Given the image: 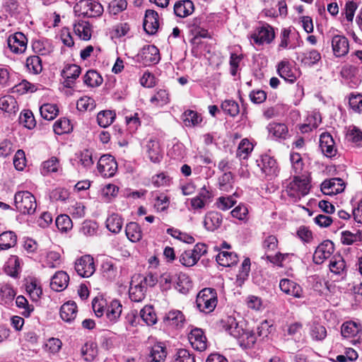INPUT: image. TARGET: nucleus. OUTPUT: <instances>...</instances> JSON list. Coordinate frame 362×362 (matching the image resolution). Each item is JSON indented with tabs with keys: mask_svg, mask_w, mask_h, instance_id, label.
I'll return each instance as SVG.
<instances>
[{
	"mask_svg": "<svg viewBox=\"0 0 362 362\" xmlns=\"http://www.w3.org/2000/svg\"><path fill=\"white\" fill-rule=\"evenodd\" d=\"M310 191V182L307 177L295 176L286 187V194L296 202L305 197Z\"/></svg>",
	"mask_w": 362,
	"mask_h": 362,
	"instance_id": "obj_1",
	"label": "nucleus"
},
{
	"mask_svg": "<svg viewBox=\"0 0 362 362\" xmlns=\"http://www.w3.org/2000/svg\"><path fill=\"white\" fill-rule=\"evenodd\" d=\"M14 206L23 214H33L37 208L35 196L28 191H18L14 195Z\"/></svg>",
	"mask_w": 362,
	"mask_h": 362,
	"instance_id": "obj_2",
	"label": "nucleus"
},
{
	"mask_svg": "<svg viewBox=\"0 0 362 362\" xmlns=\"http://www.w3.org/2000/svg\"><path fill=\"white\" fill-rule=\"evenodd\" d=\"M217 293L215 289L205 288L199 292L196 303L198 309L204 313H210L217 305Z\"/></svg>",
	"mask_w": 362,
	"mask_h": 362,
	"instance_id": "obj_3",
	"label": "nucleus"
},
{
	"mask_svg": "<svg viewBox=\"0 0 362 362\" xmlns=\"http://www.w3.org/2000/svg\"><path fill=\"white\" fill-rule=\"evenodd\" d=\"M76 11L84 17L95 18L103 13V6L95 0H81L76 5Z\"/></svg>",
	"mask_w": 362,
	"mask_h": 362,
	"instance_id": "obj_4",
	"label": "nucleus"
},
{
	"mask_svg": "<svg viewBox=\"0 0 362 362\" xmlns=\"http://www.w3.org/2000/svg\"><path fill=\"white\" fill-rule=\"evenodd\" d=\"M74 269L77 274L83 278L91 276L95 271L93 257L86 255L76 259L74 264Z\"/></svg>",
	"mask_w": 362,
	"mask_h": 362,
	"instance_id": "obj_5",
	"label": "nucleus"
},
{
	"mask_svg": "<svg viewBox=\"0 0 362 362\" xmlns=\"http://www.w3.org/2000/svg\"><path fill=\"white\" fill-rule=\"evenodd\" d=\"M98 169L103 177H110L115 175L117 170V163L113 156L103 155L98 162Z\"/></svg>",
	"mask_w": 362,
	"mask_h": 362,
	"instance_id": "obj_6",
	"label": "nucleus"
},
{
	"mask_svg": "<svg viewBox=\"0 0 362 362\" xmlns=\"http://www.w3.org/2000/svg\"><path fill=\"white\" fill-rule=\"evenodd\" d=\"M334 243L329 240L320 243L315 250L313 259L316 264H320L328 259L334 252Z\"/></svg>",
	"mask_w": 362,
	"mask_h": 362,
	"instance_id": "obj_7",
	"label": "nucleus"
},
{
	"mask_svg": "<svg viewBox=\"0 0 362 362\" xmlns=\"http://www.w3.org/2000/svg\"><path fill=\"white\" fill-rule=\"evenodd\" d=\"M274 30L273 28L268 24L258 28L257 31L251 36L254 42L259 45L264 43L269 44L274 39Z\"/></svg>",
	"mask_w": 362,
	"mask_h": 362,
	"instance_id": "obj_8",
	"label": "nucleus"
},
{
	"mask_svg": "<svg viewBox=\"0 0 362 362\" xmlns=\"http://www.w3.org/2000/svg\"><path fill=\"white\" fill-rule=\"evenodd\" d=\"M278 74L286 81L293 83L299 76L297 69L288 60H282L277 65Z\"/></svg>",
	"mask_w": 362,
	"mask_h": 362,
	"instance_id": "obj_9",
	"label": "nucleus"
},
{
	"mask_svg": "<svg viewBox=\"0 0 362 362\" xmlns=\"http://www.w3.org/2000/svg\"><path fill=\"white\" fill-rule=\"evenodd\" d=\"M345 189L344 180L339 177L325 180L321 184V191L326 195H335L342 192Z\"/></svg>",
	"mask_w": 362,
	"mask_h": 362,
	"instance_id": "obj_10",
	"label": "nucleus"
},
{
	"mask_svg": "<svg viewBox=\"0 0 362 362\" xmlns=\"http://www.w3.org/2000/svg\"><path fill=\"white\" fill-rule=\"evenodd\" d=\"M257 165L266 176H275L278 173V165L276 160L269 155H263L257 160Z\"/></svg>",
	"mask_w": 362,
	"mask_h": 362,
	"instance_id": "obj_11",
	"label": "nucleus"
},
{
	"mask_svg": "<svg viewBox=\"0 0 362 362\" xmlns=\"http://www.w3.org/2000/svg\"><path fill=\"white\" fill-rule=\"evenodd\" d=\"M320 147L325 156L332 158L336 156L337 149L332 135L328 132H324L320 137Z\"/></svg>",
	"mask_w": 362,
	"mask_h": 362,
	"instance_id": "obj_12",
	"label": "nucleus"
},
{
	"mask_svg": "<svg viewBox=\"0 0 362 362\" xmlns=\"http://www.w3.org/2000/svg\"><path fill=\"white\" fill-rule=\"evenodd\" d=\"M8 46L16 54L23 53L27 47V38L22 33H16L8 38Z\"/></svg>",
	"mask_w": 362,
	"mask_h": 362,
	"instance_id": "obj_13",
	"label": "nucleus"
},
{
	"mask_svg": "<svg viewBox=\"0 0 362 362\" xmlns=\"http://www.w3.org/2000/svg\"><path fill=\"white\" fill-rule=\"evenodd\" d=\"M81 71V67L76 64L65 65L61 72V75L64 79V86L71 88L75 80L79 76Z\"/></svg>",
	"mask_w": 362,
	"mask_h": 362,
	"instance_id": "obj_14",
	"label": "nucleus"
},
{
	"mask_svg": "<svg viewBox=\"0 0 362 362\" xmlns=\"http://www.w3.org/2000/svg\"><path fill=\"white\" fill-rule=\"evenodd\" d=\"M189 341L192 346L199 351H203L207 347L206 338L201 329H192L189 334Z\"/></svg>",
	"mask_w": 362,
	"mask_h": 362,
	"instance_id": "obj_15",
	"label": "nucleus"
},
{
	"mask_svg": "<svg viewBox=\"0 0 362 362\" xmlns=\"http://www.w3.org/2000/svg\"><path fill=\"white\" fill-rule=\"evenodd\" d=\"M332 47L335 57L345 56L349 52V49L348 39L343 35H334L332 39Z\"/></svg>",
	"mask_w": 362,
	"mask_h": 362,
	"instance_id": "obj_16",
	"label": "nucleus"
},
{
	"mask_svg": "<svg viewBox=\"0 0 362 362\" xmlns=\"http://www.w3.org/2000/svg\"><path fill=\"white\" fill-rule=\"evenodd\" d=\"M267 129L269 133V136L272 139L285 140L288 136V127L284 123L271 122L267 125Z\"/></svg>",
	"mask_w": 362,
	"mask_h": 362,
	"instance_id": "obj_17",
	"label": "nucleus"
},
{
	"mask_svg": "<svg viewBox=\"0 0 362 362\" xmlns=\"http://www.w3.org/2000/svg\"><path fill=\"white\" fill-rule=\"evenodd\" d=\"M213 197L212 192L208 190L205 186L201 188L198 194L190 200L192 208L194 210L204 208Z\"/></svg>",
	"mask_w": 362,
	"mask_h": 362,
	"instance_id": "obj_18",
	"label": "nucleus"
},
{
	"mask_svg": "<svg viewBox=\"0 0 362 362\" xmlns=\"http://www.w3.org/2000/svg\"><path fill=\"white\" fill-rule=\"evenodd\" d=\"M143 26L144 30L148 34H155L159 27L158 13L153 10H147L146 11Z\"/></svg>",
	"mask_w": 362,
	"mask_h": 362,
	"instance_id": "obj_19",
	"label": "nucleus"
},
{
	"mask_svg": "<svg viewBox=\"0 0 362 362\" xmlns=\"http://www.w3.org/2000/svg\"><path fill=\"white\" fill-rule=\"evenodd\" d=\"M146 292L145 286L133 277L129 289V296L131 300L136 303L141 302L145 298Z\"/></svg>",
	"mask_w": 362,
	"mask_h": 362,
	"instance_id": "obj_20",
	"label": "nucleus"
},
{
	"mask_svg": "<svg viewBox=\"0 0 362 362\" xmlns=\"http://www.w3.org/2000/svg\"><path fill=\"white\" fill-rule=\"evenodd\" d=\"M279 287L281 290L287 295L298 298L303 297V289L301 286L290 279H281L279 283Z\"/></svg>",
	"mask_w": 362,
	"mask_h": 362,
	"instance_id": "obj_21",
	"label": "nucleus"
},
{
	"mask_svg": "<svg viewBox=\"0 0 362 362\" xmlns=\"http://www.w3.org/2000/svg\"><path fill=\"white\" fill-rule=\"evenodd\" d=\"M194 11V6L191 0H180L173 6L174 14L177 17L186 18Z\"/></svg>",
	"mask_w": 362,
	"mask_h": 362,
	"instance_id": "obj_22",
	"label": "nucleus"
},
{
	"mask_svg": "<svg viewBox=\"0 0 362 362\" xmlns=\"http://www.w3.org/2000/svg\"><path fill=\"white\" fill-rule=\"evenodd\" d=\"M329 268L332 274L339 276L341 279L346 275V264L343 257L340 255L333 256L331 258Z\"/></svg>",
	"mask_w": 362,
	"mask_h": 362,
	"instance_id": "obj_23",
	"label": "nucleus"
},
{
	"mask_svg": "<svg viewBox=\"0 0 362 362\" xmlns=\"http://www.w3.org/2000/svg\"><path fill=\"white\" fill-rule=\"evenodd\" d=\"M77 313V305L74 301L64 303L60 308V317L66 322H72L76 319Z\"/></svg>",
	"mask_w": 362,
	"mask_h": 362,
	"instance_id": "obj_24",
	"label": "nucleus"
},
{
	"mask_svg": "<svg viewBox=\"0 0 362 362\" xmlns=\"http://www.w3.org/2000/svg\"><path fill=\"white\" fill-rule=\"evenodd\" d=\"M69 281V275L65 272L59 271L52 276L50 286L55 291H62L67 287Z\"/></svg>",
	"mask_w": 362,
	"mask_h": 362,
	"instance_id": "obj_25",
	"label": "nucleus"
},
{
	"mask_svg": "<svg viewBox=\"0 0 362 362\" xmlns=\"http://www.w3.org/2000/svg\"><path fill=\"white\" fill-rule=\"evenodd\" d=\"M140 54L145 64H156L160 60L159 50L154 45L144 47Z\"/></svg>",
	"mask_w": 362,
	"mask_h": 362,
	"instance_id": "obj_26",
	"label": "nucleus"
},
{
	"mask_svg": "<svg viewBox=\"0 0 362 362\" xmlns=\"http://www.w3.org/2000/svg\"><path fill=\"white\" fill-rule=\"evenodd\" d=\"M222 223V216L216 211L206 213L204 219V226L207 230L214 231Z\"/></svg>",
	"mask_w": 362,
	"mask_h": 362,
	"instance_id": "obj_27",
	"label": "nucleus"
},
{
	"mask_svg": "<svg viewBox=\"0 0 362 362\" xmlns=\"http://www.w3.org/2000/svg\"><path fill=\"white\" fill-rule=\"evenodd\" d=\"M185 321L183 313L178 310H172L166 313L164 317V322L169 326L181 327Z\"/></svg>",
	"mask_w": 362,
	"mask_h": 362,
	"instance_id": "obj_28",
	"label": "nucleus"
},
{
	"mask_svg": "<svg viewBox=\"0 0 362 362\" xmlns=\"http://www.w3.org/2000/svg\"><path fill=\"white\" fill-rule=\"evenodd\" d=\"M146 153L153 163H159L162 155L159 143L157 140L151 139L146 145Z\"/></svg>",
	"mask_w": 362,
	"mask_h": 362,
	"instance_id": "obj_29",
	"label": "nucleus"
},
{
	"mask_svg": "<svg viewBox=\"0 0 362 362\" xmlns=\"http://www.w3.org/2000/svg\"><path fill=\"white\" fill-rule=\"evenodd\" d=\"M223 327L225 330L234 338L237 339L238 341L245 331L238 325L235 319L230 316L227 317Z\"/></svg>",
	"mask_w": 362,
	"mask_h": 362,
	"instance_id": "obj_30",
	"label": "nucleus"
},
{
	"mask_svg": "<svg viewBox=\"0 0 362 362\" xmlns=\"http://www.w3.org/2000/svg\"><path fill=\"white\" fill-rule=\"evenodd\" d=\"M216 260L223 267H231L238 262V257L233 252L221 251L217 255Z\"/></svg>",
	"mask_w": 362,
	"mask_h": 362,
	"instance_id": "obj_31",
	"label": "nucleus"
},
{
	"mask_svg": "<svg viewBox=\"0 0 362 362\" xmlns=\"http://www.w3.org/2000/svg\"><path fill=\"white\" fill-rule=\"evenodd\" d=\"M59 170H62L61 164L59 160L55 156H52L44 161L40 168L41 173L43 175H47L52 173H57Z\"/></svg>",
	"mask_w": 362,
	"mask_h": 362,
	"instance_id": "obj_32",
	"label": "nucleus"
},
{
	"mask_svg": "<svg viewBox=\"0 0 362 362\" xmlns=\"http://www.w3.org/2000/svg\"><path fill=\"white\" fill-rule=\"evenodd\" d=\"M122 306L117 300H113L105 310L107 318L112 322H115L121 315Z\"/></svg>",
	"mask_w": 362,
	"mask_h": 362,
	"instance_id": "obj_33",
	"label": "nucleus"
},
{
	"mask_svg": "<svg viewBox=\"0 0 362 362\" xmlns=\"http://www.w3.org/2000/svg\"><path fill=\"white\" fill-rule=\"evenodd\" d=\"M17 242V236L13 231H5L0 234V251L14 247Z\"/></svg>",
	"mask_w": 362,
	"mask_h": 362,
	"instance_id": "obj_34",
	"label": "nucleus"
},
{
	"mask_svg": "<svg viewBox=\"0 0 362 362\" xmlns=\"http://www.w3.org/2000/svg\"><path fill=\"white\" fill-rule=\"evenodd\" d=\"M321 59V54L316 49L305 51L301 54L300 62L305 66H312Z\"/></svg>",
	"mask_w": 362,
	"mask_h": 362,
	"instance_id": "obj_35",
	"label": "nucleus"
},
{
	"mask_svg": "<svg viewBox=\"0 0 362 362\" xmlns=\"http://www.w3.org/2000/svg\"><path fill=\"white\" fill-rule=\"evenodd\" d=\"M127 237L133 243L139 241L142 238V231L139 225L136 222L129 223L125 228Z\"/></svg>",
	"mask_w": 362,
	"mask_h": 362,
	"instance_id": "obj_36",
	"label": "nucleus"
},
{
	"mask_svg": "<svg viewBox=\"0 0 362 362\" xmlns=\"http://www.w3.org/2000/svg\"><path fill=\"white\" fill-rule=\"evenodd\" d=\"M75 33L82 40H88L91 37V28L88 22L79 21L74 24Z\"/></svg>",
	"mask_w": 362,
	"mask_h": 362,
	"instance_id": "obj_37",
	"label": "nucleus"
},
{
	"mask_svg": "<svg viewBox=\"0 0 362 362\" xmlns=\"http://www.w3.org/2000/svg\"><path fill=\"white\" fill-rule=\"evenodd\" d=\"M167 355L166 348L161 343L154 344L151 349L149 358L151 362H163Z\"/></svg>",
	"mask_w": 362,
	"mask_h": 362,
	"instance_id": "obj_38",
	"label": "nucleus"
},
{
	"mask_svg": "<svg viewBox=\"0 0 362 362\" xmlns=\"http://www.w3.org/2000/svg\"><path fill=\"white\" fill-rule=\"evenodd\" d=\"M182 119L186 127H192L200 124L202 117L198 112L188 110L182 114Z\"/></svg>",
	"mask_w": 362,
	"mask_h": 362,
	"instance_id": "obj_39",
	"label": "nucleus"
},
{
	"mask_svg": "<svg viewBox=\"0 0 362 362\" xmlns=\"http://www.w3.org/2000/svg\"><path fill=\"white\" fill-rule=\"evenodd\" d=\"M123 221L120 216L112 214L106 220V227L112 233H118L122 230Z\"/></svg>",
	"mask_w": 362,
	"mask_h": 362,
	"instance_id": "obj_40",
	"label": "nucleus"
},
{
	"mask_svg": "<svg viewBox=\"0 0 362 362\" xmlns=\"http://www.w3.org/2000/svg\"><path fill=\"white\" fill-rule=\"evenodd\" d=\"M116 114L112 110H103L97 115V122L99 126L105 128L109 127L115 120Z\"/></svg>",
	"mask_w": 362,
	"mask_h": 362,
	"instance_id": "obj_41",
	"label": "nucleus"
},
{
	"mask_svg": "<svg viewBox=\"0 0 362 362\" xmlns=\"http://www.w3.org/2000/svg\"><path fill=\"white\" fill-rule=\"evenodd\" d=\"M102 76L95 70H89L83 76V82L89 87H98L102 84Z\"/></svg>",
	"mask_w": 362,
	"mask_h": 362,
	"instance_id": "obj_42",
	"label": "nucleus"
},
{
	"mask_svg": "<svg viewBox=\"0 0 362 362\" xmlns=\"http://www.w3.org/2000/svg\"><path fill=\"white\" fill-rule=\"evenodd\" d=\"M140 317L148 325H153L157 322L156 314L151 305L144 306L140 311Z\"/></svg>",
	"mask_w": 362,
	"mask_h": 362,
	"instance_id": "obj_43",
	"label": "nucleus"
},
{
	"mask_svg": "<svg viewBox=\"0 0 362 362\" xmlns=\"http://www.w3.org/2000/svg\"><path fill=\"white\" fill-rule=\"evenodd\" d=\"M360 331V325L355 322L349 321L343 323L341 328V335L344 338L355 337Z\"/></svg>",
	"mask_w": 362,
	"mask_h": 362,
	"instance_id": "obj_44",
	"label": "nucleus"
},
{
	"mask_svg": "<svg viewBox=\"0 0 362 362\" xmlns=\"http://www.w3.org/2000/svg\"><path fill=\"white\" fill-rule=\"evenodd\" d=\"M72 129L69 119L65 117L59 119L53 125L54 132L58 135L69 133Z\"/></svg>",
	"mask_w": 362,
	"mask_h": 362,
	"instance_id": "obj_45",
	"label": "nucleus"
},
{
	"mask_svg": "<svg viewBox=\"0 0 362 362\" xmlns=\"http://www.w3.org/2000/svg\"><path fill=\"white\" fill-rule=\"evenodd\" d=\"M41 116L47 120L54 119L59 113L57 105L47 103L42 105L40 108Z\"/></svg>",
	"mask_w": 362,
	"mask_h": 362,
	"instance_id": "obj_46",
	"label": "nucleus"
},
{
	"mask_svg": "<svg viewBox=\"0 0 362 362\" xmlns=\"http://www.w3.org/2000/svg\"><path fill=\"white\" fill-rule=\"evenodd\" d=\"M16 296V292L11 285L4 284L0 287V296L1 303L10 304Z\"/></svg>",
	"mask_w": 362,
	"mask_h": 362,
	"instance_id": "obj_47",
	"label": "nucleus"
},
{
	"mask_svg": "<svg viewBox=\"0 0 362 362\" xmlns=\"http://www.w3.org/2000/svg\"><path fill=\"white\" fill-rule=\"evenodd\" d=\"M25 65L28 70L34 74H38L42 70V60L37 55L28 57Z\"/></svg>",
	"mask_w": 362,
	"mask_h": 362,
	"instance_id": "obj_48",
	"label": "nucleus"
},
{
	"mask_svg": "<svg viewBox=\"0 0 362 362\" xmlns=\"http://www.w3.org/2000/svg\"><path fill=\"white\" fill-rule=\"evenodd\" d=\"M222 110L230 117H235L240 112L238 103L233 100H225L221 105Z\"/></svg>",
	"mask_w": 362,
	"mask_h": 362,
	"instance_id": "obj_49",
	"label": "nucleus"
},
{
	"mask_svg": "<svg viewBox=\"0 0 362 362\" xmlns=\"http://www.w3.org/2000/svg\"><path fill=\"white\" fill-rule=\"evenodd\" d=\"M0 109L7 112H15L18 109L17 102L11 95H5L0 98Z\"/></svg>",
	"mask_w": 362,
	"mask_h": 362,
	"instance_id": "obj_50",
	"label": "nucleus"
},
{
	"mask_svg": "<svg viewBox=\"0 0 362 362\" xmlns=\"http://www.w3.org/2000/svg\"><path fill=\"white\" fill-rule=\"evenodd\" d=\"M346 139L357 146H362V131L356 126H351L346 134Z\"/></svg>",
	"mask_w": 362,
	"mask_h": 362,
	"instance_id": "obj_51",
	"label": "nucleus"
},
{
	"mask_svg": "<svg viewBox=\"0 0 362 362\" xmlns=\"http://www.w3.org/2000/svg\"><path fill=\"white\" fill-rule=\"evenodd\" d=\"M33 47L36 53L42 56L48 55L53 52V47L47 40L35 41L33 43Z\"/></svg>",
	"mask_w": 362,
	"mask_h": 362,
	"instance_id": "obj_52",
	"label": "nucleus"
},
{
	"mask_svg": "<svg viewBox=\"0 0 362 362\" xmlns=\"http://www.w3.org/2000/svg\"><path fill=\"white\" fill-rule=\"evenodd\" d=\"M253 148V144L247 139H243L238 145L237 156L240 159L247 158Z\"/></svg>",
	"mask_w": 362,
	"mask_h": 362,
	"instance_id": "obj_53",
	"label": "nucleus"
},
{
	"mask_svg": "<svg viewBox=\"0 0 362 362\" xmlns=\"http://www.w3.org/2000/svg\"><path fill=\"white\" fill-rule=\"evenodd\" d=\"M19 123L23 127L33 129L35 125L36 122L33 112L30 110H24L19 116Z\"/></svg>",
	"mask_w": 362,
	"mask_h": 362,
	"instance_id": "obj_54",
	"label": "nucleus"
},
{
	"mask_svg": "<svg viewBox=\"0 0 362 362\" xmlns=\"http://www.w3.org/2000/svg\"><path fill=\"white\" fill-rule=\"evenodd\" d=\"M26 291L33 301H38L42 294L41 286L36 281H31L26 285Z\"/></svg>",
	"mask_w": 362,
	"mask_h": 362,
	"instance_id": "obj_55",
	"label": "nucleus"
},
{
	"mask_svg": "<svg viewBox=\"0 0 362 362\" xmlns=\"http://www.w3.org/2000/svg\"><path fill=\"white\" fill-rule=\"evenodd\" d=\"M127 0H112L109 3L107 11L112 16H116L127 8Z\"/></svg>",
	"mask_w": 362,
	"mask_h": 362,
	"instance_id": "obj_56",
	"label": "nucleus"
},
{
	"mask_svg": "<svg viewBox=\"0 0 362 362\" xmlns=\"http://www.w3.org/2000/svg\"><path fill=\"white\" fill-rule=\"evenodd\" d=\"M167 233L174 238L180 240L184 243L192 244L195 240L194 237L186 233L181 232L180 230L174 228H169L166 230Z\"/></svg>",
	"mask_w": 362,
	"mask_h": 362,
	"instance_id": "obj_57",
	"label": "nucleus"
},
{
	"mask_svg": "<svg viewBox=\"0 0 362 362\" xmlns=\"http://www.w3.org/2000/svg\"><path fill=\"white\" fill-rule=\"evenodd\" d=\"M76 107L81 112L91 111L95 107V102L90 97L83 96L78 100Z\"/></svg>",
	"mask_w": 362,
	"mask_h": 362,
	"instance_id": "obj_58",
	"label": "nucleus"
},
{
	"mask_svg": "<svg viewBox=\"0 0 362 362\" xmlns=\"http://www.w3.org/2000/svg\"><path fill=\"white\" fill-rule=\"evenodd\" d=\"M57 228L62 231L66 232L72 228V221L68 215L61 214L58 216L55 221Z\"/></svg>",
	"mask_w": 362,
	"mask_h": 362,
	"instance_id": "obj_59",
	"label": "nucleus"
},
{
	"mask_svg": "<svg viewBox=\"0 0 362 362\" xmlns=\"http://www.w3.org/2000/svg\"><path fill=\"white\" fill-rule=\"evenodd\" d=\"M250 271V260L249 258H246L243 260L241 268L239 270L238 274H237L236 281L237 283L241 286L245 279L249 276V273Z\"/></svg>",
	"mask_w": 362,
	"mask_h": 362,
	"instance_id": "obj_60",
	"label": "nucleus"
},
{
	"mask_svg": "<svg viewBox=\"0 0 362 362\" xmlns=\"http://www.w3.org/2000/svg\"><path fill=\"white\" fill-rule=\"evenodd\" d=\"M16 306L19 308L23 309L22 315L28 317L34 310V306L28 303V300L23 296H18L16 300Z\"/></svg>",
	"mask_w": 362,
	"mask_h": 362,
	"instance_id": "obj_61",
	"label": "nucleus"
},
{
	"mask_svg": "<svg viewBox=\"0 0 362 362\" xmlns=\"http://www.w3.org/2000/svg\"><path fill=\"white\" fill-rule=\"evenodd\" d=\"M256 341V336L251 331H244L238 340L240 346L247 349L252 346Z\"/></svg>",
	"mask_w": 362,
	"mask_h": 362,
	"instance_id": "obj_62",
	"label": "nucleus"
},
{
	"mask_svg": "<svg viewBox=\"0 0 362 362\" xmlns=\"http://www.w3.org/2000/svg\"><path fill=\"white\" fill-rule=\"evenodd\" d=\"M81 354L86 361H92L95 359L98 354L96 345L94 344L86 343L81 348Z\"/></svg>",
	"mask_w": 362,
	"mask_h": 362,
	"instance_id": "obj_63",
	"label": "nucleus"
},
{
	"mask_svg": "<svg viewBox=\"0 0 362 362\" xmlns=\"http://www.w3.org/2000/svg\"><path fill=\"white\" fill-rule=\"evenodd\" d=\"M98 226L96 222L86 220L81 224L79 232L86 236H93L96 233Z\"/></svg>",
	"mask_w": 362,
	"mask_h": 362,
	"instance_id": "obj_64",
	"label": "nucleus"
}]
</instances>
